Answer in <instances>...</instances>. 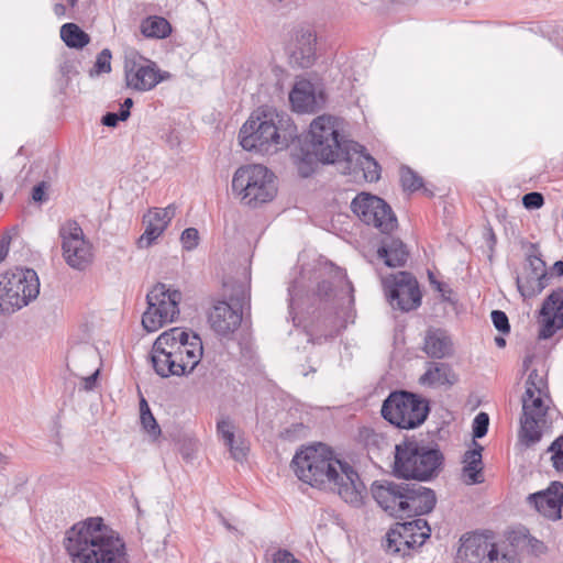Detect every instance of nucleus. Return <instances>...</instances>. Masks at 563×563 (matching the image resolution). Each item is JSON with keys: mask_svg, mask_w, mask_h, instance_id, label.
Instances as JSON below:
<instances>
[{"mask_svg": "<svg viewBox=\"0 0 563 563\" xmlns=\"http://www.w3.org/2000/svg\"><path fill=\"white\" fill-rule=\"evenodd\" d=\"M484 236H485V239L487 241L489 250L493 252L494 247H495V245L497 243V238H496V234H495V232H494L492 227H487L485 229Z\"/></svg>", "mask_w": 563, "mask_h": 563, "instance_id": "obj_58", "label": "nucleus"}, {"mask_svg": "<svg viewBox=\"0 0 563 563\" xmlns=\"http://www.w3.org/2000/svg\"><path fill=\"white\" fill-rule=\"evenodd\" d=\"M47 187L48 185L46 181H41L36 186H34L32 190V199L35 202H45L48 199L45 192Z\"/></svg>", "mask_w": 563, "mask_h": 563, "instance_id": "obj_53", "label": "nucleus"}, {"mask_svg": "<svg viewBox=\"0 0 563 563\" xmlns=\"http://www.w3.org/2000/svg\"><path fill=\"white\" fill-rule=\"evenodd\" d=\"M430 534L431 528L424 519L398 522L387 533L386 551L401 556L409 555L410 551L420 548Z\"/></svg>", "mask_w": 563, "mask_h": 563, "instance_id": "obj_13", "label": "nucleus"}, {"mask_svg": "<svg viewBox=\"0 0 563 563\" xmlns=\"http://www.w3.org/2000/svg\"><path fill=\"white\" fill-rule=\"evenodd\" d=\"M351 209L362 222L384 234L397 228L398 221L390 206L377 196L361 192L352 200Z\"/></svg>", "mask_w": 563, "mask_h": 563, "instance_id": "obj_12", "label": "nucleus"}, {"mask_svg": "<svg viewBox=\"0 0 563 563\" xmlns=\"http://www.w3.org/2000/svg\"><path fill=\"white\" fill-rule=\"evenodd\" d=\"M492 322L494 327L501 333L506 334L510 332V324L507 314L501 310L492 311Z\"/></svg>", "mask_w": 563, "mask_h": 563, "instance_id": "obj_49", "label": "nucleus"}, {"mask_svg": "<svg viewBox=\"0 0 563 563\" xmlns=\"http://www.w3.org/2000/svg\"><path fill=\"white\" fill-rule=\"evenodd\" d=\"M317 56V33L311 26H301L296 30L294 47L290 52L291 60L301 68L313 65Z\"/></svg>", "mask_w": 563, "mask_h": 563, "instance_id": "obj_26", "label": "nucleus"}, {"mask_svg": "<svg viewBox=\"0 0 563 563\" xmlns=\"http://www.w3.org/2000/svg\"><path fill=\"white\" fill-rule=\"evenodd\" d=\"M170 334L163 332L154 342L151 351V361L157 375L163 378L169 376L188 375L186 365L181 364L183 358H178L177 352L173 346Z\"/></svg>", "mask_w": 563, "mask_h": 563, "instance_id": "obj_17", "label": "nucleus"}, {"mask_svg": "<svg viewBox=\"0 0 563 563\" xmlns=\"http://www.w3.org/2000/svg\"><path fill=\"white\" fill-rule=\"evenodd\" d=\"M384 287L393 308L410 311L421 305V292L418 282L408 272H398L386 277L384 279Z\"/></svg>", "mask_w": 563, "mask_h": 563, "instance_id": "obj_15", "label": "nucleus"}, {"mask_svg": "<svg viewBox=\"0 0 563 563\" xmlns=\"http://www.w3.org/2000/svg\"><path fill=\"white\" fill-rule=\"evenodd\" d=\"M380 412L385 420L400 429H415L428 418L430 405L418 394L395 390L384 400Z\"/></svg>", "mask_w": 563, "mask_h": 563, "instance_id": "obj_7", "label": "nucleus"}, {"mask_svg": "<svg viewBox=\"0 0 563 563\" xmlns=\"http://www.w3.org/2000/svg\"><path fill=\"white\" fill-rule=\"evenodd\" d=\"M63 544L73 563H129L124 540L101 517L73 525Z\"/></svg>", "mask_w": 563, "mask_h": 563, "instance_id": "obj_2", "label": "nucleus"}, {"mask_svg": "<svg viewBox=\"0 0 563 563\" xmlns=\"http://www.w3.org/2000/svg\"><path fill=\"white\" fill-rule=\"evenodd\" d=\"M408 484L409 483L406 482H394L387 479L375 481L372 484L371 493L376 503L385 511L395 517H402Z\"/></svg>", "mask_w": 563, "mask_h": 563, "instance_id": "obj_18", "label": "nucleus"}, {"mask_svg": "<svg viewBox=\"0 0 563 563\" xmlns=\"http://www.w3.org/2000/svg\"><path fill=\"white\" fill-rule=\"evenodd\" d=\"M229 303L243 312L245 305L250 303V286L243 280H228L223 283Z\"/></svg>", "mask_w": 563, "mask_h": 563, "instance_id": "obj_34", "label": "nucleus"}, {"mask_svg": "<svg viewBox=\"0 0 563 563\" xmlns=\"http://www.w3.org/2000/svg\"><path fill=\"white\" fill-rule=\"evenodd\" d=\"M150 411H151V409H150L146 400L144 398H142L140 401V413L141 412H150Z\"/></svg>", "mask_w": 563, "mask_h": 563, "instance_id": "obj_64", "label": "nucleus"}, {"mask_svg": "<svg viewBox=\"0 0 563 563\" xmlns=\"http://www.w3.org/2000/svg\"><path fill=\"white\" fill-rule=\"evenodd\" d=\"M444 456L435 446L415 439L404 440L395 446V474L404 479L427 482L438 476Z\"/></svg>", "mask_w": 563, "mask_h": 563, "instance_id": "obj_5", "label": "nucleus"}, {"mask_svg": "<svg viewBox=\"0 0 563 563\" xmlns=\"http://www.w3.org/2000/svg\"><path fill=\"white\" fill-rule=\"evenodd\" d=\"M140 419H141L142 427L151 435L158 437L161 434V428L151 411L150 412H141Z\"/></svg>", "mask_w": 563, "mask_h": 563, "instance_id": "obj_48", "label": "nucleus"}, {"mask_svg": "<svg viewBox=\"0 0 563 563\" xmlns=\"http://www.w3.org/2000/svg\"><path fill=\"white\" fill-rule=\"evenodd\" d=\"M174 340L173 344L178 358H183L181 364L186 365V371L190 374L200 363L203 355V346L200 336L181 328H173L166 331Z\"/></svg>", "mask_w": 563, "mask_h": 563, "instance_id": "obj_19", "label": "nucleus"}, {"mask_svg": "<svg viewBox=\"0 0 563 563\" xmlns=\"http://www.w3.org/2000/svg\"><path fill=\"white\" fill-rule=\"evenodd\" d=\"M126 118L122 117V113L119 112H107L102 119L101 123L108 128H115L120 121H125Z\"/></svg>", "mask_w": 563, "mask_h": 563, "instance_id": "obj_54", "label": "nucleus"}, {"mask_svg": "<svg viewBox=\"0 0 563 563\" xmlns=\"http://www.w3.org/2000/svg\"><path fill=\"white\" fill-rule=\"evenodd\" d=\"M11 236L4 235L0 240V263L7 257L10 249Z\"/></svg>", "mask_w": 563, "mask_h": 563, "instance_id": "obj_57", "label": "nucleus"}, {"mask_svg": "<svg viewBox=\"0 0 563 563\" xmlns=\"http://www.w3.org/2000/svg\"><path fill=\"white\" fill-rule=\"evenodd\" d=\"M377 255L388 267H402L409 252L401 240L388 236L382 241Z\"/></svg>", "mask_w": 563, "mask_h": 563, "instance_id": "obj_28", "label": "nucleus"}, {"mask_svg": "<svg viewBox=\"0 0 563 563\" xmlns=\"http://www.w3.org/2000/svg\"><path fill=\"white\" fill-rule=\"evenodd\" d=\"M526 389L536 393H548V384L543 375H540L538 369H532L526 380Z\"/></svg>", "mask_w": 563, "mask_h": 563, "instance_id": "obj_42", "label": "nucleus"}, {"mask_svg": "<svg viewBox=\"0 0 563 563\" xmlns=\"http://www.w3.org/2000/svg\"><path fill=\"white\" fill-rule=\"evenodd\" d=\"M289 101L299 113L312 111L316 106L313 85L309 80L297 81L289 92Z\"/></svg>", "mask_w": 563, "mask_h": 563, "instance_id": "obj_29", "label": "nucleus"}, {"mask_svg": "<svg viewBox=\"0 0 563 563\" xmlns=\"http://www.w3.org/2000/svg\"><path fill=\"white\" fill-rule=\"evenodd\" d=\"M40 294V279L32 268L15 267L0 274V307L16 311L27 306Z\"/></svg>", "mask_w": 563, "mask_h": 563, "instance_id": "obj_8", "label": "nucleus"}, {"mask_svg": "<svg viewBox=\"0 0 563 563\" xmlns=\"http://www.w3.org/2000/svg\"><path fill=\"white\" fill-rule=\"evenodd\" d=\"M400 181L405 191L415 192L423 187V179L408 166L400 168Z\"/></svg>", "mask_w": 563, "mask_h": 563, "instance_id": "obj_38", "label": "nucleus"}, {"mask_svg": "<svg viewBox=\"0 0 563 563\" xmlns=\"http://www.w3.org/2000/svg\"><path fill=\"white\" fill-rule=\"evenodd\" d=\"M552 465L555 471L563 473V434L558 437L549 446Z\"/></svg>", "mask_w": 563, "mask_h": 563, "instance_id": "obj_41", "label": "nucleus"}, {"mask_svg": "<svg viewBox=\"0 0 563 563\" xmlns=\"http://www.w3.org/2000/svg\"><path fill=\"white\" fill-rule=\"evenodd\" d=\"M550 276L541 277L533 272L525 271L521 276H517L516 284L522 297H533L540 294L549 284Z\"/></svg>", "mask_w": 563, "mask_h": 563, "instance_id": "obj_33", "label": "nucleus"}, {"mask_svg": "<svg viewBox=\"0 0 563 563\" xmlns=\"http://www.w3.org/2000/svg\"><path fill=\"white\" fill-rule=\"evenodd\" d=\"M99 373H100V369L97 368V369H95V372L91 375H89L82 379V383H84L82 388L85 390L89 391L96 387Z\"/></svg>", "mask_w": 563, "mask_h": 563, "instance_id": "obj_56", "label": "nucleus"}, {"mask_svg": "<svg viewBox=\"0 0 563 563\" xmlns=\"http://www.w3.org/2000/svg\"><path fill=\"white\" fill-rule=\"evenodd\" d=\"M243 312L227 300H217L208 312V322L219 335L227 336L235 332L242 322Z\"/></svg>", "mask_w": 563, "mask_h": 563, "instance_id": "obj_22", "label": "nucleus"}, {"mask_svg": "<svg viewBox=\"0 0 563 563\" xmlns=\"http://www.w3.org/2000/svg\"><path fill=\"white\" fill-rule=\"evenodd\" d=\"M227 446L229 448L231 456L235 461L241 462L246 457L247 446L245 445V443L243 441L234 440V442H232V444H227Z\"/></svg>", "mask_w": 563, "mask_h": 563, "instance_id": "obj_51", "label": "nucleus"}, {"mask_svg": "<svg viewBox=\"0 0 563 563\" xmlns=\"http://www.w3.org/2000/svg\"><path fill=\"white\" fill-rule=\"evenodd\" d=\"M111 52L109 48H103L98 55L93 67L90 69V76H99L111 71Z\"/></svg>", "mask_w": 563, "mask_h": 563, "instance_id": "obj_40", "label": "nucleus"}, {"mask_svg": "<svg viewBox=\"0 0 563 563\" xmlns=\"http://www.w3.org/2000/svg\"><path fill=\"white\" fill-rule=\"evenodd\" d=\"M526 503L544 518L560 520L563 507V483L554 481L548 488L529 494Z\"/></svg>", "mask_w": 563, "mask_h": 563, "instance_id": "obj_20", "label": "nucleus"}, {"mask_svg": "<svg viewBox=\"0 0 563 563\" xmlns=\"http://www.w3.org/2000/svg\"><path fill=\"white\" fill-rule=\"evenodd\" d=\"M175 214V205H168L166 208H153L144 214L145 230L136 242L137 247H150L164 233Z\"/></svg>", "mask_w": 563, "mask_h": 563, "instance_id": "obj_21", "label": "nucleus"}, {"mask_svg": "<svg viewBox=\"0 0 563 563\" xmlns=\"http://www.w3.org/2000/svg\"><path fill=\"white\" fill-rule=\"evenodd\" d=\"M405 500L404 515L408 517L422 516L434 509L437 496L431 488L417 483H409Z\"/></svg>", "mask_w": 563, "mask_h": 563, "instance_id": "obj_27", "label": "nucleus"}, {"mask_svg": "<svg viewBox=\"0 0 563 563\" xmlns=\"http://www.w3.org/2000/svg\"><path fill=\"white\" fill-rule=\"evenodd\" d=\"M483 446L474 442V449L466 451L464 454L463 467V482L466 485L481 484L484 482L483 476V462H482Z\"/></svg>", "mask_w": 563, "mask_h": 563, "instance_id": "obj_31", "label": "nucleus"}, {"mask_svg": "<svg viewBox=\"0 0 563 563\" xmlns=\"http://www.w3.org/2000/svg\"><path fill=\"white\" fill-rule=\"evenodd\" d=\"M345 150V155L341 162L346 163V169L349 173H355L362 170L364 178L367 181H377L380 178V167L378 163L367 153H365L364 146L357 142H350Z\"/></svg>", "mask_w": 563, "mask_h": 563, "instance_id": "obj_24", "label": "nucleus"}, {"mask_svg": "<svg viewBox=\"0 0 563 563\" xmlns=\"http://www.w3.org/2000/svg\"><path fill=\"white\" fill-rule=\"evenodd\" d=\"M199 232L196 228H187L180 235V242L186 251H192L199 245Z\"/></svg>", "mask_w": 563, "mask_h": 563, "instance_id": "obj_46", "label": "nucleus"}, {"mask_svg": "<svg viewBox=\"0 0 563 563\" xmlns=\"http://www.w3.org/2000/svg\"><path fill=\"white\" fill-rule=\"evenodd\" d=\"M522 205L528 210L540 209L544 205V197L538 191L528 192L522 197Z\"/></svg>", "mask_w": 563, "mask_h": 563, "instance_id": "obj_50", "label": "nucleus"}, {"mask_svg": "<svg viewBox=\"0 0 563 563\" xmlns=\"http://www.w3.org/2000/svg\"><path fill=\"white\" fill-rule=\"evenodd\" d=\"M489 426V417L486 412H479L473 420V438L481 439L486 435Z\"/></svg>", "mask_w": 563, "mask_h": 563, "instance_id": "obj_44", "label": "nucleus"}, {"mask_svg": "<svg viewBox=\"0 0 563 563\" xmlns=\"http://www.w3.org/2000/svg\"><path fill=\"white\" fill-rule=\"evenodd\" d=\"M217 432L222 438L224 444H232L235 440L234 427L229 418H222L217 422Z\"/></svg>", "mask_w": 563, "mask_h": 563, "instance_id": "obj_43", "label": "nucleus"}, {"mask_svg": "<svg viewBox=\"0 0 563 563\" xmlns=\"http://www.w3.org/2000/svg\"><path fill=\"white\" fill-rule=\"evenodd\" d=\"M296 136L297 129L290 118L273 108L254 111L239 133L240 144L245 151L261 154L287 147Z\"/></svg>", "mask_w": 563, "mask_h": 563, "instance_id": "obj_4", "label": "nucleus"}, {"mask_svg": "<svg viewBox=\"0 0 563 563\" xmlns=\"http://www.w3.org/2000/svg\"><path fill=\"white\" fill-rule=\"evenodd\" d=\"M423 351L432 358H443L452 352V341L442 329H429L424 338Z\"/></svg>", "mask_w": 563, "mask_h": 563, "instance_id": "obj_32", "label": "nucleus"}, {"mask_svg": "<svg viewBox=\"0 0 563 563\" xmlns=\"http://www.w3.org/2000/svg\"><path fill=\"white\" fill-rule=\"evenodd\" d=\"M525 271L533 272V274H538L543 278L548 275L545 269V262L534 253L528 254Z\"/></svg>", "mask_w": 563, "mask_h": 563, "instance_id": "obj_45", "label": "nucleus"}, {"mask_svg": "<svg viewBox=\"0 0 563 563\" xmlns=\"http://www.w3.org/2000/svg\"><path fill=\"white\" fill-rule=\"evenodd\" d=\"M60 38L69 48H82L90 42V36L75 23H65L60 27Z\"/></svg>", "mask_w": 563, "mask_h": 563, "instance_id": "obj_36", "label": "nucleus"}, {"mask_svg": "<svg viewBox=\"0 0 563 563\" xmlns=\"http://www.w3.org/2000/svg\"><path fill=\"white\" fill-rule=\"evenodd\" d=\"M309 135L312 154L324 164L341 162L351 142L340 136V121L332 115L316 118L310 124Z\"/></svg>", "mask_w": 563, "mask_h": 563, "instance_id": "obj_9", "label": "nucleus"}, {"mask_svg": "<svg viewBox=\"0 0 563 563\" xmlns=\"http://www.w3.org/2000/svg\"><path fill=\"white\" fill-rule=\"evenodd\" d=\"M124 77L130 89L144 92L168 79L170 74L162 71L154 62L139 56L125 62Z\"/></svg>", "mask_w": 563, "mask_h": 563, "instance_id": "obj_16", "label": "nucleus"}, {"mask_svg": "<svg viewBox=\"0 0 563 563\" xmlns=\"http://www.w3.org/2000/svg\"><path fill=\"white\" fill-rule=\"evenodd\" d=\"M544 396H547V393H536L530 389H526L522 395L520 437L526 445L534 444L542 438L541 428L545 423V416L549 409L544 404Z\"/></svg>", "mask_w": 563, "mask_h": 563, "instance_id": "obj_14", "label": "nucleus"}, {"mask_svg": "<svg viewBox=\"0 0 563 563\" xmlns=\"http://www.w3.org/2000/svg\"><path fill=\"white\" fill-rule=\"evenodd\" d=\"M307 428L302 423H295L291 427L285 429L283 435L289 441H295L306 435Z\"/></svg>", "mask_w": 563, "mask_h": 563, "instance_id": "obj_52", "label": "nucleus"}, {"mask_svg": "<svg viewBox=\"0 0 563 563\" xmlns=\"http://www.w3.org/2000/svg\"><path fill=\"white\" fill-rule=\"evenodd\" d=\"M183 295L166 284L157 283L146 295L147 309L142 316V325L147 332H155L175 321L179 314Z\"/></svg>", "mask_w": 563, "mask_h": 563, "instance_id": "obj_10", "label": "nucleus"}, {"mask_svg": "<svg viewBox=\"0 0 563 563\" xmlns=\"http://www.w3.org/2000/svg\"><path fill=\"white\" fill-rule=\"evenodd\" d=\"M303 286L299 279H295L288 286V307L289 314L292 316L294 323L296 322V316H294L295 309L299 308L302 300Z\"/></svg>", "mask_w": 563, "mask_h": 563, "instance_id": "obj_39", "label": "nucleus"}, {"mask_svg": "<svg viewBox=\"0 0 563 563\" xmlns=\"http://www.w3.org/2000/svg\"><path fill=\"white\" fill-rule=\"evenodd\" d=\"M291 467L301 482L330 489L353 506L362 504L365 486L358 473L349 462L336 457L328 445L318 443L297 452Z\"/></svg>", "mask_w": 563, "mask_h": 563, "instance_id": "obj_1", "label": "nucleus"}, {"mask_svg": "<svg viewBox=\"0 0 563 563\" xmlns=\"http://www.w3.org/2000/svg\"><path fill=\"white\" fill-rule=\"evenodd\" d=\"M540 339H549L563 328V289L553 290L544 300L541 311Z\"/></svg>", "mask_w": 563, "mask_h": 563, "instance_id": "obj_23", "label": "nucleus"}, {"mask_svg": "<svg viewBox=\"0 0 563 563\" xmlns=\"http://www.w3.org/2000/svg\"><path fill=\"white\" fill-rule=\"evenodd\" d=\"M358 441L365 445L368 453L382 451L387 445L386 437L371 427L360 428Z\"/></svg>", "mask_w": 563, "mask_h": 563, "instance_id": "obj_37", "label": "nucleus"}, {"mask_svg": "<svg viewBox=\"0 0 563 563\" xmlns=\"http://www.w3.org/2000/svg\"><path fill=\"white\" fill-rule=\"evenodd\" d=\"M273 563H301L289 551L278 550L274 554Z\"/></svg>", "mask_w": 563, "mask_h": 563, "instance_id": "obj_55", "label": "nucleus"}, {"mask_svg": "<svg viewBox=\"0 0 563 563\" xmlns=\"http://www.w3.org/2000/svg\"><path fill=\"white\" fill-rule=\"evenodd\" d=\"M232 190L244 205L256 208L274 199L277 186L274 174L267 167L250 164L235 170Z\"/></svg>", "mask_w": 563, "mask_h": 563, "instance_id": "obj_6", "label": "nucleus"}, {"mask_svg": "<svg viewBox=\"0 0 563 563\" xmlns=\"http://www.w3.org/2000/svg\"><path fill=\"white\" fill-rule=\"evenodd\" d=\"M428 367L419 378V383L424 386H452L457 378L451 366L446 363L428 362Z\"/></svg>", "mask_w": 563, "mask_h": 563, "instance_id": "obj_30", "label": "nucleus"}, {"mask_svg": "<svg viewBox=\"0 0 563 563\" xmlns=\"http://www.w3.org/2000/svg\"><path fill=\"white\" fill-rule=\"evenodd\" d=\"M494 542L492 537L483 533H472L461 539L456 553L459 563H486Z\"/></svg>", "mask_w": 563, "mask_h": 563, "instance_id": "obj_25", "label": "nucleus"}, {"mask_svg": "<svg viewBox=\"0 0 563 563\" xmlns=\"http://www.w3.org/2000/svg\"><path fill=\"white\" fill-rule=\"evenodd\" d=\"M10 463V457L0 452V472L4 471Z\"/></svg>", "mask_w": 563, "mask_h": 563, "instance_id": "obj_60", "label": "nucleus"}, {"mask_svg": "<svg viewBox=\"0 0 563 563\" xmlns=\"http://www.w3.org/2000/svg\"><path fill=\"white\" fill-rule=\"evenodd\" d=\"M133 106V100L131 98H126L123 103L121 104L120 107V112L122 113V117L123 118H129L130 117V109L132 108Z\"/></svg>", "mask_w": 563, "mask_h": 563, "instance_id": "obj_59", "label": "nucleus"}, {"mask_svg": "<svg viewBox=\"0 0 563 563\" xmlns=\"http://www.w3.org/2000/svg\"><path fill=\"white\" fill-rule=\"evenodd\" d=\"M62 256L73 269L85 271L93 260L92 245L85 238L84 231L76 220L68 219L59 225Z\"/></svg>", "mask_w": 563, "mask_h": 563, "instance_id": "obj_11", "label": "nucleus"}, {"mask_svg": "<svg viewBox=\"0 0 563 563\" xmlns=\"http://www.w3.org/2000/svg\"><path fill=\"white\" fill-rule=\"evenodd\" d=\"M353 285L347 279L344 269L333 265L325 266V274L318 283L314 294L319 307L307 334L308 341L322 344L334 339L342 328L338 310L345 303L353 302Z\"/></svg>", "mask_w": 563, "mask_h": 563, "instance_id": "obj_3", "label": "nucleus"}, {"mask_svg": "<svg viewBox=\"0 0 563 563\" xmlns=\"http://www.w3.org/2000/svg\"><path fill=\"white\" fill-rule=\"evenodd\" d=\"M312 169L310 167H306L305 162L299 165V173L302 177H308L311 174Z\"/></svg>", "mask_w": 563, "mask_h": 563, "instance_id": "obj_63", "label": "nucleus"}, {"mask_svg": "<svg viewBox=\"0 0 563 563\" xmlns=\"http://www.w3.org/2000/svg\"><path fill=\"white\" fill-rule=\"evenodd\" d=\"M552 269L555 275L563 276V261H556Z\"/></svg>", "mask_w": 563, "mask_h": 563, "instance_id": "obj_61", "label": "nucleus"}, {"mask_svg": "<svg viewBox=\"0 0 563 563\" xmlns=\"http://www.w3.org/2000/svg\"><path fill=\"white\" fill-rule=\"evenodd\" d=\"M141 32L145 37L165 38L172 33V26L165 18L154 15L142 21Z\"/></svg>", "mask_w": 563, "mask_h": 563, "instance_id": "obj_35", "label": "nucleus"}, {"mask_svg": "<svg viewBox=\"0 0 563 563\" xmlns=\"http://www.w3.org/2000/svg\"><path fill=\"white\" fill-rule=\"evenodd\" d=\"M54 12L57 16H63L65 15L66 7L63 3H56L54 5Z\"/></svg>", "mask_w": 563, "mask_h": 563, "instance_id": "obj_62", "label": "nucleus"}, {"mask_svg": "<svg viewBox=\"0 0 563 563\" xmlns=\"http://www.w3.org/2000/svg\"><path fill=\"white\" fill-rule=\"evenodd\" d=\"M486 563H518L514 550L500 553L494 543Z\"/></svg>", "mask_w": 563, "mask_h": 563, "instance_id": "obj_47", "label": "nucleus"}]
</instances>
